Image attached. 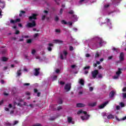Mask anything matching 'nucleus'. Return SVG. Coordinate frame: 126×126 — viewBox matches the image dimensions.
I'll use <instances>...</instances> for the list:
<instances>
[{
	"mask_svg": "<svg viewBox=\"0 0 126 126\" xmlns=\"http://www.w3.org/2000/svg\"><path fill=\"white\" fill-rule=\"evenodd\" d=\"M109 103V101H105L103 104L99 106V109H103L107 104Z\"/></svg>",
	"mask_w": 126,
	"mask_h": 126,
	"instance_id": "obj_8",
	"label": "nucleus"
},
{
	"mask_svg": "<svg viewBox=\"0 0 126 126\" xmlns=\"http://www.w3.org/2000/svg\"><path fill=\"white\" fill-rule=\"evenodd\" d=\"M60 59L61 60H64V59L63 58V54H62L60 55Z\"/></svg>",
	"mask_w": 126,
	"mask_h": 126,
	"instance_id": "obj_40",
	"label": "nucleus"
},
{
	"mask_svg": "<svg viewBox=\"0 0 126 126\" xmlns=\"http://www.w3.org/2000/svg\"><path fill=\"white\" fill-rule=\"evenodd\" d=\"M39 36V33H36L33 35L34 38H37V37H38Z\"/></svg>",
	"mask_w": 126,
	"mask_h": 126,
	"instance_id": "obj_29",
	"label": "nucleus"
},
{
	"mask_svg": "<svg viewBox=\"0 0 126 126\" xmlns=\"http://www.w3.org/2000/svg\"><path fill=\"white\" fill-rule=\"evenodd\" d=\"M99 74V71L95 69L92 72V76L94 79L97 77V75Z\"/></svg>",
	"mask_w": 126,
	"mask_h": 126,
	"instance_id": "obj_2",
	"label": "nucleus"
},
{
	"mask_svg": "<svg viewBox=\"0 0 126 126\" xmlns=\"http://www.w3.org/2000/svg\"><path fill=\"white\" fill-rule=\"evenodd\" d=\"M43 13H45L46 14V15H48V13H49V11H47L46 10H44L43 11Z\"/></svg>",
	"mask_w": 126,
	"mask_h": 126,
	"instance_id": "obj_35",
	"label": "nucleus"
},
{
	"mask_svg": "<svg viewBox=\"0 0 126 126\" xmlns=\"http://www.w3.org/2000/svg\"><path fill=\"white\" fill-rule=\"evenodd\" d=\"M21 20L19 18H17L15 20H13L12 19L10 20V23H12V24H15V23H17L18 22H20Z\"/></svg>",
	"mask_w": 126,
	"mask_h": 126,
	"instance_id": "obj_6",
	"label": "nucleus"
},
{
	"mask_svg": "<svg viewBox=\"0 0 126 126\" xmlns=\"http://www.w3.org/2000/svg\"><path fill=\"white\" fill-rule=\"evenodd\" d=\"M119 75H115L113 76V78L114 79H118L119 78Z\"/></svg>",
	"mask_w": 126,
	"mask_h": 126,
	"instance_id": "obj_33",
	"label": "nucleus"
},
{
	"mask_svg": "<svg viewBox=\"0 0 126 126\" xmlns=\"http://www.w3.org/2000/svg\"><path fill=\"white\" fill-rule=\"evenodd\" d=\"M20 71H21V69L18 70L17 71V76H20V75H21L22 73L20 72Z\"/></svg>",
	"mask_w": 126,
	"mask_h": 126,
	"instance_id": "obj_23",
	"label": "nucleus"
},
{
	"mask_svg": "<svg viewBox=\"0 0 126 126\" xmlns=\"http://www.w3.org/2000/svg\"><path fill=\"white\" fill-rule=\"evenodd\" d=\"M121 70H123V69L118 68V71L116 72L117 75H119L120 76V75H121V74H122V71H121Z\"/></svg>",
	"mask_w": 126,
	"mask_h": 126,
	"instance_id": "obj_11",
	"label": "nucleus"
},
{
	"mask_svg": "<svg viewBox=\"0 0 126 126\" xmlns=\"http://www.w3.org/2000/svg\"><path fill=\"white\" fill-rule=\"evenodd\" d=\"M86 58H89V57H90V54H88V53L86 54Z\"/></svg>",
	"mask_w": 126,
	"mask_h": 126,
	"instance_id": "obj_55",
	"label": "nucleus"
},
{
	"mask_svg": "<svg viewBox=\"0 0 126 126\" xmlns=\"http://www.w3.org/2000/svg\"><path fill=\"white\" fill-rule=\"evenodd\" d=\"M77 114H84V115L87 114V112L86 111H83L82 110H79L78 111Z\"/></svg>",
	"mask_w": 126,
	"mask_h": 126,
	"instance_id": "obj_17",
	"label": "nucleus"
},
{
	"mask_svg": "<svg viewBox=\"0 0 126 126\" xmlns=\"http://www.w3.org/2000/svg\"><path fill=\"white\" fill-rule=\"evenodd\" d=\"M77 108H83L85 107V104L81 103H78L76 104Z\"/></svg>",
	"mask_w": 126,
	"mask_h": 126,
	"instance_id": "obj_10",
	"label": "nucleus"
},
{
	"mask_svg": "<svg viewBox=\"0 0 126 126\" xmlns=\"http://www.w3.org/2000/svg\"><path fill=\"white\" fill-rule=\"evenodd\" d=\"M55 32H56V33H60L61 32V30L56 29L55 30Z\"/></svg>",
	"mask_w": 126,
	"mask_h": 126,
	"instance_id": "obj_50",
	"label": "nucleus"
},
{
	"mask_svg": "<svg viewBox=\"0 0 126 126\" xmlns=\"http://www.w3.org/2000/svg\"><path fill=\"white\" fill-rule=\"evenodd\" d=\"M48 47H47V50L49 52H52L53 49H52V47H54V44L53 43H49L48 44Z\"/></svg>",
	"mask_w": 126,
	"mask_h": 126,
	"instance_id": "obj_7",
	"label": "nucleus"
},
{
	"mask_svg": "<svg viewBox=\"0 0 126 126\" xmlns=\"http://www.w3.org/2000/svg\"><path fill=\"white\" fill-rule=\"evenodd\" d=\"M69 14H73L74 13V12L73 10H71L68 12Z\"/></svg>",
	"mask_w": 126,
	"mask_h": 126,
	"instance_id": "obj_34",
	"label": "nucleus"
},
{
	"mask_svg": "<svg viewBox=\"0 0 126 126\" xmlns=\"http://www.w3.org/2000/svg\"><path fill=\"white\" fill-rule=\"evenodd\" d=\"M32 126H41V125L39 123H36V124L32 125Z\"/></svg>",
	"mask_w": 126,
	"mask_h": 126,
	"instance_id": "obj_43",
	"label": "nucleus"
},
{
	"mask_svg": "<svg viewBox=\"0 0 126 126\" xmlns=\"http://www.w3.org/2000/svg\"><path fill=\"white\" fill-rule=\"evenodd\" d=\"M120 105L121 108H124V107H125V103L123 102H120Z\"/></svg>",
	"mask_w": 126,
	"mask_h": 126,
	"instance_id": "obj_28",
	"label": "nucleus"
},
{
	"mask_svg": "<svg viewBox=\"0 0 126 126\" xmlns=\"http://www.w3.org/2000/svg\"><path fill=\"white\" fill-rule=\"evenodd\" d=\"M62 109H63V108L62 107V106H59L57 107L58 111H60V110H62Z\"/></svg>",
	"mask_w": 126,
	"mask_h": 126,
	"instance_id": "obj_46",
	"label": "nucleus"
},
{
	"mask_svg": "<svg viewBox=\"0 0 126 126\" xmlns=\"http://www.w3.org/2000/svg\"><path fill=\"white\" fill-rule=\"evenodd\" d=\"M93 90H94L93 87H90V91L92 92L93 91Z\"/></svg>",
	"mask_w": 126,
	"mask_h": 126,
	"instance_id": "obj_57",
	"label": "nucleus"
},
{
	"mask_svg": "<svg viewBox=\"0 0 126 126\" xmlns=\"http://www.w3.org/2000/svg\"><path fill=\"white\" fill-rule=\"evenodd\" d=\"M122 91H123V92H126V88L125 87L123 89Z\"/></svg>",
	"mask_w": 126,
	"mask_h": 126,
	"instance_id": "obj_61",
	"label": "nucleus"
},
{
	"mask_svg": "<svg viewBox=\"0 0 126 126\" xmlns=\"http://www.w3.org/2000/svg\"><path fill=\"white\" fill-rule=\"evenodd\" d=\"M104 6L105 8H107V7H109V6H110V5L109 4H106V5H104Z\"/></svg>",
	"mask_w": 126,
	"mask_h": 126,
	"instance_id": "obj_59",
	"label": "nucleus"
},
{
	"mask_svg": "<svg viewBox=\"0 0 126 126\" xmlns=\"http://www.w3.org/2000/svg\"><path fill=\"white\" fill-rule=\"evenodd\" d=\"M98 41L99 42V46L102 47L103 46V43H104V40L102 38H98Z\"/></svg>",
	"mask_w": 126,
	"mask_h": 126,
	"instance_id": "obj_13",
	"label": "nucleus"
},
{
	"mask_svg": "<svg viewBox=\"0 0 126 126\" xmlns=\"http://www.w3.org/2000/svg\"><path fill=\"white\" fill-rule=\"evenodd\" d=\"M69 49L70 51H73V47L71 46H69Z\"/></svg>",
	"mask_w": 126,
	"mask_h": 126,
	"instance_id": "obj_44",
	"label": "nucleus"
},
{
	"mask_svg": "<svg viewBox=\"0 0 126 126\" xmlns=\"http://www.w3.org/2000/svg\"><path fill=\"white\" fill-rule=\"evenodd\" d=\"M63 54L65 56V57H66V56H67V51L65 50L63 51Z\"/></svg>",
	"mask_w": 126,
	"mask_h": 126,
	"instance_id": "obj_27",
	"label": "nucleus"
},
{
	"mask_svg": "<svg viewBox=\"0 0 126 126\" xmlns=\"http://www.w3.org/2000/svg\"><path fill=\"white\" fill-rule=\"evenodd\" d=\"M4 6H5V3H4V2L0 3V7L1 8H4Z\"/></svg>",
	"mask_w": 126,
	"mask_h": 126,
	"instance_id": "obj_18",
	"label": "nucleus"
},
{
	"mask_svg": "<svg viewBox=\"0 0 126 126\" xmlns=\"http://www.w3.org/2000/svg\"><path fill=\"white\" fill-rule=\"evenodd\" d=\"M40 68H35L34 69V72L33 73L35 76H38L40 74Z\"/></svg>",
	"mask_w": 126,
	"mask_h": 126,
	"instance_id": "obj_5",
	"label": "nucleus"
},
{
	"mask_svg": "<svg viewBox=\"0 0 126 126\" xmlns=\"http://www.w3.org/2000/svg\"><path fill=\"white\" fill-rule=\"evenodd\" d=\"M26 13V12L25 11H23V10H21L20 14L19 15V16H20V17H22V15H23L24 14H25Z\"/></svg>",
	"mask_w": 126,
	"mask_h": 126,
	"instance_id": "obj_14",
	"label": "nucleus"
},
{
	"mask_svg": "<svg viewBox=\"0 0 126 126\" xmlns=\"http://www.w3.org/2000/svg\"><path fill=\"white\" fill-rule=\"evenodd\" d=\"M67 120L69 124H70L71 123H72V124H73V123H72V118L71 117H67Z\"/></svg>",
	"mask_w": 126,
	"mask_h": 126,
	"instance_id": "obj_16",
	"label": "nucleus"
},
{
	"mask_svg": "<svg viewBox=\"0 0 126 126\" xmlns=\"http://www.w3.org/2000/svg\"><path fill=\"white\" fill-rule=\"evenodd\" d=\"M121 109V107L119 105H117L116 106V110H120Z\"/></svg>",
	"mask_w": 126,
	"mask_h": 126,
	"instance_id": "obj_52",
	"label": "nucleus"
},
{
	"mask_svg": "<svg viewBox=\"0 0 126 126\" xmlns=\"http://www.w3.org/2000/svg\"><path fill=\"white\" fill-rule=\"evenodd\" d=\"M37 16H38L37 14H32V16L29 17V19L30 21H32V19L36 20L37 19Z\"/></svg>",
	"mask_w": 126,
	"mask_h": 126,
	"instance_id": "obj_4",
	"label": "nucleus"
},
{
	"mask_svg": "<svg viewBox=\"0 0 126 126\" xmlns=\"http://www.w3.org/2000/svg\"><path fill=\"white\" fill-rule=\"evenodd\" d=\"M107 119L108 120H110L111 119H114V116L112 114H110V115H108Z\"/></svg>",
	"mask_w": 126,
	"mask_h": 126,
	"instance_id": "obj_21",
	"label": "nucleus"
},
{
	"mask_svg": "<svg viewBox=\"0 0 126 126\" xmlns=\"http://www.w3.org/2000/svg\"><path fill=\"white\" fill-rule=\"evenodd\" d=\"M100 57V54H99L98 52H97L94 56V59H98Z\"/></svg>",
	"mask_w": 126,
	"mask_h": 126,
	"instance_id": "obj_20",
	"label": "nucleus"
},
{
	"mask_svg": "<svg viewBox=\"0 0 126 126\" xmlns=\"http://www.w3.org/2000/svg\"><path fill=\"white\" fill-rule=\"evenodd\" d=\"M123 98H126V93H123Z\"/></svg>",
	"mask_w": 126,
	"mask_h": 126,
	"instance_id": "obj_63",
	"label": "nucleus"
},
{
	"mask_svg": "<svg viewBox=\"0 0 126 126\" xmlns=\"http://www.w3.org/2000/svg\"><path fill=\"white\" fill-rule=\"evenodd\" d=\"M81 119L83 120V121H84L85 120H87V119H86V118H85L84 116H81Z\"/></svg>",
	"mask_w": 126,
	"mask_h": 126,
	"instance_id": "obj_41",
	"label": "nucleus"
},
{
	"mask_svg": "<svg viewBox=\"0 0 126 126\" xmlns=\"http://www.w3.org/2000/svg\"><path fill=\"white\" fill-rule=\"evenodd\" d=\"M61 23L62 24H64L65 25H66V24H67V23L64 20H63L62 21H61Z\"/></svg>",
	"mask_w": 126,
	"mask_h": 126,
	"instance_id": "obj_25",
	"label": "nucleus"
},
{
	"mask_svg": "<svg viewBox=\"0 0 126 126\" xmlns=\"http://www.w3.org/2000/svg\"><path fill=\"white\" fill-rule=\"evenodd\" d=\"M27 44H31L32 43V39H27Z\"/></svg>",
	"mask_w": 126,
	"mask_h": 126,
	"instance_id": "obj_26",
	"label": "nucleus"
},
{
	"mask_svg": "<svg viewBox=\"0 0 126 126\" xmlns=\"http://www.w3.org/2000/svg\"><path fill=\"white\" fill-rule=\"evenodd\" d=\"M30 85V83H24V86H29Z\"/></svg>",
	"mask_w": 126,
	"mask_h": 126,
	"instance_id": "obj_47",
	"label": "nucleus"
},
{
	"mask_svg": "<svg viewBox=\"0 0 126 126\" xmlns=\"http://www.w3.org/2000/svg\"><path fill=\"white\" fill-rule=\"evenodd\" d=\"M115 94H116V93L115 92V91H111L109 94V97H110V98H113Z\"/></svg>",
	"mask_w": 126,
	"mask_h": 126,
	"instance_id": "obj_12",
	"label": "nucleus"
},
{
	"mask_svg": "<svg viewBox=\"0 0 126 126\" xmlns=\"http://www.w3.org/2000/svg\"><path fill=\"white\" fill-rule=\"evenodd\" d=\"M72 17H73V18H74V19H75V21H77L78 18H77V16L76 15L73 14L72 15Z\"/></svg>",
	"mask_w": 126,
	"mask_h": 126,
	"instance_id": "obj_22",
	"label": "nucleus"
},
{
	"mask_svg": "<svg viewBox=\"0 0 126 126\" xmlns=\"http://www.w3.org/2000/svg\"><path fill=\"white\" fill-rule=\"evenodd\" d=\"M19 33H20V32L18 30L16 31V32H15V34L16 35H18V34H19Z\"/></svg>",
	"mask_w": 126,
	"mask_h": 126,
	"instance_id": "obj_38",
	"label": "nucleus"
},
{
	"mask_svg": "<svg viewBox=\"0 0 126 126\" xmlns=\"http://www.w3.org/2000/svg\"><path fill=\"white\" fill-rule=\"evenodd\" d=\"M50 121H55V120H56V118L55 117H52L50 118Z\"/></svg>",
	"mask_w": 126,
	"mask_h": 126,
	"instance_id": "obj_54",
	"label": "nucleus"
},
{
	"mask_svg": "<svg viewBox=\"0 0 126 126\" xmlns=\"http://www.w3.org/2000/svg\"><path fill=\"white\" fill-rule=\"evenodd\" d=\"M26 94L28 96H30V95H31V94L29 92H27L26 93Z\"/></svg>",
	"mask_w": 126,
	"mask_h": 126,
	"instance_id": "obj_42",
	"label": "nucleus"
},
{
	"mask_svg": "<svg viewBox=\"0 0 126 126\" xmlns=\"http://www.w3.org/2000/svg\"><path fill=\"white\" fill-rule=\"evenodd\" d=\"M59 104H63V100L62 99H60Z\"/></svg>",
	"mask_w": 126,
	"mask_h": 126,
	"instance_id": "obj_58",
	"label": "nucleus"
},
{
	"mask_svg": "<svg viewBox=\"0 0 126 126\" xmlns=\"http://www.w3.org/2000/svg\"><path fill=\"white\" fill-rule=\"evenodd\" d=\"M124 57H125V54H124V52H121L120 53V55L119 56V59H120V62H123V61H124V60H125V59L124 58Z\"/></svg>",
	"mask_w": 126,
	"mask_h": 126,
	"instance_id": "obj_9",
	"label": "nucleus"
},
{
	"mask_svg": "<svg viewBox=\"0 0 126 126\" xmlns=\"http://www.w3.org/2000/svg\"><path fill=\"white\" fill-rule=\"evenodd\" d=\"M45 18H46V15H42V18H41L42 20H45Z\"/></svg>",
	"mask_w": 126,
	"mask_h": 126,
	"instance_id": "obj_37",
	"label": "nucleus"
},
{
	"mask_svg": "<svg viewBox=\"0 0 126 126\" xmlns=\"http://www.w3.org/2000/svg\"><path fill=\"white\" fill-rule=\"evenodd\" d=\"M14 104H15V105H18V106H20V107L21 106V103H17L16 102H14Z\"/></svg>",
	"mask_w": 126,
	"mask_h": 126,
	"instance_id": "obj_48",
	"label": "nucleus"
},
{
	"mask_svg": "<svg viewBox=\"0 0 126 126\" xmlns=\"http://www.w3.org/2000/svg\"><path fill=\"white\" fill-rule=\"evenodd\" d=\"M32 23H28L27 25V27L28 28H33L36 26V21L35 20L32 21Z\"/></svg>",
	"mask_w": 126,
	"mask_h": 126,
	"instance_id": "obj_1",
	"label": "nucleus"
},
{
	"mask_svg": "<svg viewBox=\"0 0 126 126\" xmlns=\"http://www.w3.org/2000/svg\"><path fill=\"white\" fill-rule=\"evenodd\" d=\"M1 53H2V54H5V53H6V51L5 50H4L2 51Z\"/></svg>",
	"mask_w": 126,
	"mask_h": 126,
	"instance_id": "obj_56",
	"label": "nucleus"
},
{
	"mask_svg": "<svg viewBox=\"0 0 126 126\" xmlns=\"http://www.w3.org/2000/svg\"><path fill=\"white\" fill-rule=\"evenodd\" d=\"M59 17H58V16H56L55 19V21H59Z\"/></svg>",
	"mask_w": 126,
	"mask_h": 126,
	"instance_id": "obj_45",
	"label": "nucleus"
},
{
	"mask_svg": "<svg viewBox=\"0 0 126 126\" xmlns=\"http://www.w3.org/2000/svg\"><path fill=\"white\" fill-rule=\"evenodd\" d=\"M96 102L88 103V106L89 107H95V106H96Z\"/></svg>",
	"mask_w": 126,
	"mask_h": 126,
	"instance_id": "obj_15",
	"label": "nucleus"
},
{
	"mask_svg": "<svg viewBox=\"0 0 126 126\" xmlns=\"http://www.w3.org/2000/svg\"><path fill=\"white\" fill-rule=\"evenodd\" d=\"M54 41L55 42H57L58 43H63V41L58 39L55 40Z\"/></svg>",
	"mask_w": 126,
	"mask_h": 126,
	"instance_id": "obj_36",
	"label": "nucleus"
},
{
	"mask_svg": "<svg viewBox=\"0 0 126 126\" xmlns=\"http://www.w3.org/2000/svg\"><path fill=\"white\" fill-rule=\"evenodd\" d=\"M64 90L66 91V92H68V91H70V89H71V86L70 85V84H66L65 85V86L64 87Z\"/></svg>",
	"mask_w": 126,
	"mask_h": 126,
	"instance_id": "obj_3",
	"label": "nucleus"
},
{
	"mask_svg": "<svg viewBox=\"0 0 126 126\" xmlns=\"http://www.w3.org/2000/svg\"><path fill=\"white\" fill-rule=\"evenodd\" d=\"M93 66H94V67H97V63H94L93 64Z\"/></svg>",
	"mask_w": 126,
	"mask_h": 126,
	"instance_id": "obj_60",
	"label": "nucleus"
},
{
	"mask_svg": "<svg viewBox=\"0 0 126 126\" xmlns=\"http://www.w3.org/2000/svg\"><path fill=\"white\" fill-rule=\"evenodd\" d=\"M19 122L18 121H15L14 122V124H13V126H15V125H17Z\"/></svg>",
	"mask_w": 126,
	"mask_h": 126,
	"instance_id": "obj_32",
	"label": "nucleus"
},
{
	"mask_svg": "<svg viewBox=\"0 0 126 126\" xmlns=\"http://www.w3.org/2000/svg\"><path fill=\"white\" fill-rule=\"evenodd\" d=\"M7 60H8V59L5 57H3L2 58V62H6L7 61Z\"/></svg>",
	"mask_w": 126,
	"mask_h": 126,
	"instance_id": "obj_24",
	"label": "nucleus"
},
{
	"mask_svg": "<svg viewBox=\"0 0 126 126\" xmlns=\"http://www.w3.org/2000/svg\"><path fill=\"white\" fill-rule=\"evenodd\" d=\"M51 9H52V11H56V8L55 7H52L51 8Z\"/></svg>",
	"mask_w": 126,
	"mask_h": 126,
	"instance_id": "obj_62",
	"label": "nucleus"
},
{
	"mask_svg": "<svg viewBox=\"0 0 126 126\" xmlns=\"http://www.w3.org/2000/svg\"><path fill=\"white\" fill-rule=\"evenodd\" d=\"M64 82H63V81H60V84H61V85H64Z\"/></svg>",
	"mask_w": 126,
	"mask_h": 126,
	"instance_id": "obj_53",
	"label": "nucleus"
},
{
	"mask_svg": "<svg viewBox=\"0 0 126 126\" xmlns=\"http://www.w3.org/2000/svg\"><path fill=\"white\" fill-rule=\"evenodd\" d=\"M79 83L83 86L84 85V80L83 79H80Z\"/></svg>",
	"mask_w": 126,
	"mask_h": 126,
	"instance_id": "obj_19",
	"label": "nucleus"
},
{
	"mask_svg": "<svg viewBox=\"0 0 126 126\" xmlns=\"http://www.w3.org/2000/svg\"><path fill=\"white\" fill-rule=\"evenodd\" d=\"M36 53V50L35 49H33L32 51V55H34V54Z\"/></svg>",
	"mask_w": 126,
	"mask_h": 126,
	"instance_id": "obj_39",
	"label": "nucleus"
},
{
	"mask_svg": "<svg viewBox=\"0 0 126 126\" xmlns=\"http://www.w3.org/2000/svg\"><path fill=\"white\" fill-rule=\"evenodd\" d=\"M90 69V66H86L84 67V69L86 70V69Z\"/></svg>",
	"mask_w": 126,
	"mask_h": 126,
	"instance_id": "obj_31",
	"label": "nucleus"
},
{
	"mask_svg": "<svg viewBox=\"0 0 126 126\" xmlns=\"http://www.w3.org/2000/svg\"><path fill=\"white\" fill-rule=\"evenodd\" d=\"M113 51H115L116 52H118V50H117V48L114 47L113 48Z\"/></svg>",
	"mask_w": 126,
	"mask_h": 126,
	"instance_id": "obj_64",
	"label": "nucleus"
},
{
	"mask_svg": "<svg viewBox=\"0 0 126 126\" xmlns=\"http://www.w3.org/2000/svg\"><path fill=\"white\" fill-rule=\"evenodd\" d=\"M57 78H58V76H54L53 77V80H56Z\"/></svg>",
	"mask_w": 126,
	"mask_h": 126,
	"instance_id": "obj_51",
	"label": "nucleus"
},
{
	"mask_svg": "<svg viewBox=\"0 0 126 126\" xmlns=\"http://www.w3.org/2000/svg\"><path fill=\"white\" fill-rule=\"evenodd\" d=\"M63 8H61V9H60V14H63Z\"/></svg>",
	"mask_w": 126,
	"mask_h": 126,
	"instance_id": "obj_49",
	"label": "nucleus"
},
{
	"mask_svg": "<svg viewBox=\"0 0 126 126\" xmlns=\"http://www.w3.org/2000/svg\"><path fill=\"white\" fill-rule=\"evenodd\" d=\"M97 75L98 78H103V75L102 74H98Z\"/></svg>",
	"mask_w": 126,
	"mask_h": 126,
	"instance_id": "obj_30",
	"label": "nucleus"
}]
</instances>
